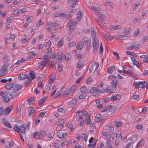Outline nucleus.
Returning a JSON list of instances; mask_svg holds the SVG:
<instances>
[{
  "label": "nucleus",
  "instance_id": "nucleus-1",
  "mask_svg": "<svg viewBox=\"0 0 148 148\" xmlns=\"http://www.w3.org/2000/svg\"><path fill=\"white\" fill-rule=\"evenodd\" d=\"M14 129L17 133L20 132L23 134H25L26 130V127L23 124L19 126H18V125L17 124L15 125L14 126Z\"/></svg>",
  "mask_w": 148,
  "mask_h": 148
},
{
  "label": "nucleus",
  "instance_id": "nucleus-2",
  "mask_svg": "<svg viewBox=\"0 0 148 148\" xmlns=\"http://www.w3.org/2000/svg\"><path fill=\"white\" fill-rule=\"evenodd\" d=\"M8 64H6L3 65L0 71V77L5 76L8 73L7 70L8 67Z\"/></svg>",
  "mask_w": 148,
  "mask_h": 148
},
{
  "label": "nucleus",
  "instance_id": "nucleus-3",
  "mask_svg": "<svg viewBox=\"0 0 148 148\" xmlns=\"http://www.w3.org/2000/svg\"><path fill=\"white\" fill-rule=\"evenodd\" d=\"M78 0H67L68 3H72V4L70 6L71 8H74L76 7L78 4Z\"/></svg>",
  "mask_w": 148,
  "mask_h": 148
},
{
  "label": "nucleus",
  "instance_id": "nucleus-4",
  "mask_svg": "<svg viewBox=\"0 0 148 148\" xmlns=\"http://www.w3.org/2000/svg\"><path fill=\"white\" fill-rule=\"evenodd\" d=\"M58 137L60 138H62L66 136V134L62 130L60 131L58 133Z\"/></svg>",
  "mask_w": 148,
  "mask_h": 148
},
{
  "label": "nucleus",
  "instance_id": "nucleus-5",
  "mask_svg": "<svg viewBox=\"0 0 148 148\" xmlns=\"http://www.w3.org/2000/svg\"><path fill=\"white\" fill-rule=\"evenodd\" d=\"M139 45L136 43H134L133 45H130L127 47V49L128 50H132L138 47Z\"/></svg>",
  "mask_w": 148,
  "mask_h": 148
},
{
  "label": "nucleus",
  "instance_id": "nucleus-6",
  "mask_svg": "<svg viewBox=\"0 0 148 148\" xmlns=\"http://www.w3.org/2000/svg\"><path fill=\"white\" fill-rule=\"evenodd\" d=\"M29 78L28 79H29L32 80L34 79L36 77L35 73L33 71H32L30 72L29 74Z\"/></svg>",
  "mask_w": 148,
  "mask_h": 148
},
{
  "label": "nucleus",
  "instance_id": "nucleus-7",
  "mask_svg": "<svg viewBox=\"0 0 148 148\" xmlns=\"http://www.w3.org/2000/svg\"><path fill=\"white\" fill-rule=\"evenodd\" d=\"M2 121L3 123L5 126L9 128H11L12 127L10 123L5 119H3Z\"/></svg>",
  "mask_w": 148,
  "mask_h": 148
},
{
  "label": "nucleus",
  "instance_id": "nucleus-8",
  "mask_svg": "<svg viewBox=\"0 0 148 148\" xmlns=\"http://www.w3.org/2000/svg\"><path fill=\"white\" fill-rule=\"evenodd\" d=\"M14 86L13 83H10V82H8L5 85V88L8 90L12 89Z\"/></svg>",
  "mask_w": 148,
  "mask_h": 148
},
{
  "label": "nucleus",
  "instance_id": "nucleus-9",
  "mask_svg": "<svg viewBox=\"0 0 148 148\" xmlns=\"http://www.w3.org/2000/svg\"><path fill=\"white\" fill-rule=\"evenodd\" d=\"M18 78L22 80L29 78V76L25 74H22L19 75L18 77Z\"/></svg>",
  "mask_w": 148,
  "mask_h": 148
},
{
  "label": "nucleus",
  "instance_id": "nucleus-10",
  "mask_svg": "<svg viewBox=\"0 0 148 148\" xmlns=\"http://www.w3.org/2000/svg\"><path fill=\"white\" fill-rule=\"evenodd\" d=\"M23 87L22 85L16 84L14 88V90L17 91L18 90H20Z\"/></svg>",
  "mask_w": 148,
  "mask_h": 148
},
{
  "label": "nucleus",
  "instance_id": "nucleus-11",
  "mask_svg": "<svg viewBox=\"0 0 148 148\" xmlns=\"http://www.w3.org/2000/svg\"><path fill=\"white\" fill-rule=\"evenodd\" d=\"M48 98L47 96H45L41 99L39 101L38 105V106H40L43 103L45 100Z\"/></svg>",
  "mask_w": 148,
  "mask_h": 148
},
{
  "label": "nucleus",
  "instance_id": "nucleus-12",
  "mask_svg": "<svg viewBox=\"0 0 148 148\" xmlns=\"http://www.w3.org/2000/svg\"><path fill=\"white\" fill-rule=\"evenodd\" d=\"M77 22L76 21H70L69 22L67 25V26H69V25L70 26H69V28H70L71 26H74L76 24H77Z\"/></svg>",
  "mask_w": 148,
  "mask_h": 148
},
{
  "label": "nucleus",
  "instance_id": "nucleus-13",
  "mask_svg": "<svg viewBox=\"0 0 148 148\" xmlns=\"http://www.w3.org/2000/svg\"><path fill=\"white\" fill-rule=\"evenodd\" d=\"M28 80H25L23 84V86L25 87L27 86L30 85L32 82V80L29 79H28Z\"/></svg>",
  "mask_w": 148,
  "mask_h": 148
},
{
  "label": "nucleus",
  "instance_id": "nucleus-14",
  "mask_svg": "<svg viewBox=\"0 0 148 148\" xmlns=\"http://www.w3.org/2000/svg\"><path fill=\"white\" fill-rule=\"evenodd\" d=\"M17 94L16 91L15 90L10 92L9 95L11 97L12 99H14L16 97Z\"/></svg>",
  "mask_w": 148,
  "mask_h": 148
},
{
  "label": "nucleus",
  "instance_id": "nucleus-15",
  "mask_svg": "<svg viewBox=\"0 0 148 148\" xmlns=\"http://www.w3.org/2000/svg\"><path fill=\"white\" fill-rule=\"evenodd\" d=\"M115 67L114 66H112L111 67L108 68L107 72L110 74H111L114 71V70Z\"/></svg>",
  "mask_w": 148,
  "mask_h": 148
},
{
  "label": "nucleus",
  "instance_id": "nucleus-16",
  "mask_svg": "<svg viewBox=\"0 0 148 148\" xmlns=\"http://www.w3.org/2000/svg\"><path fill=\"white\" fill-rule=\"evenodd\" d=\"M35 101V99L34 97L29 98L27 100V101L29 105L32 104Z\"/></svg>",
  "mask_w": 148,
  "mask_h": 148
},
{
  "label": "nucleus",
  "instance_id": "nucleus-17",
  "mask_svg": "<svg viewBox=\"0 0 148 148\" xmlns=\"http://www.w3.org/2000/svg\"><path fill=\"white\" fill-rule=\"evenodd\" d=\"M9 93V92L8 91L6 92H3V91H1V92L0 93V95H1L2 96V97L3 98L7 96L8 95Z\"/></svg>",
  "mask_w": 148,
  "mask_h": 148
},
{
  "label": "nucleus",
  "instance_id": "nucleus-18",
  "mask_svg": "<svg viewBox=\"0 0 148 148\" xmlns=\"http://www.w3.org/2000/svg\"><path fill=\"white\" fill-rule=\"evenodd\" d=\"M84 44L81 42H79L77 45V50H81L84 46Z\"/></svg>",
  "mask_w": 148,
  "mask_h": 148
},
{
  "label": "nucleus",
  "instance_id": "nucleus-19",
  "mask_svg": "<svg viewBox=\"0 0 148 148\" xmlns=\"http://www.w3.org/2000/svg\"><path fill=\"white\" fill-rule=\"evenodd\" d=\"M77 101V99H73L69 102V104L71 106H74L76 104Z\"/></svg>",
  "mask_w": 148,
  "mask_h": 148
},
{
  "label": "nucleus",
  "instance_id": "nucleus-20",
  "mask_svg": "<svg viewBox=\"0 0 148 148\" xmlns=\"http://www.w3.org/2000/svg\"><path fill=\"white\" fill-rule=\"evenodd\" d=\"M64 56V54L62 53V52L61 51H59L58 55L57 58H62Z\"/></svg>",
  "mask_w": 148,
  "mask_h": 148
},
{
  "label": "nucleus",
  "instance_id": "nucleus-21",
  "mask_svg": "<svg viewBox=\"0 0 148 148\" xmlns=\"http://www.w3.org/2000/svg\"><path fill=\"white\" fill-rule=\"evenodd\" d=\"M104 36L105 38L110 40H112L113 39V37L110 35L104 34Z\"/></svg>",
  "mask_w": 148,
  "mask_h": 148
},
{
  "label": "nucleus",
  "instance_id": "nucleus-22",
  "mask_svg": "<svg viewBox=\"0 0 148 148\" xmlns=\"http://www.w3.org/2000/svg\"><path fill=\"white\" fill-rule=\"evenodd\" d=\"M46 61H42L40 62L41 65L43 66V67L46 66V64H47L49 63V60H46Z\"/></svg>",
  "mask_w": 148,
  "mask_h": 148
},
{
  "label": "nucleus",
  "instance_id": "nucleus-23",
  "mask_svg": "<svg viewBox=\"0 0 148 148\" xmlns=\"http://www.w3.org/2000/svg\"><path fill=\"white\" fill-rule=\"evenodd\" d=\"M123 33L126 35H129L130 32V28H125L123 31Z\"/></svg>",
  "mask_w": 148,
  "mask_h": 148
},
{
  "label": "nucleus",
  "instance_id": "nucleus-24",
  "mask_svg": "<svg viewBox=\"0 0 148 148\" xmlns=\"http://www.w3.org/2000/svg\"><path fill=\"white\" fill-rule=\"evenodd\" d=\"M91 33L92 38L96 37V35L95 32V29L94 28H91Z\"/></svg>",
  "mask_w": 148,
  "mask_h": 148
},
{
  "label": "nucleus",
  "instance_id": "nucleus-25",
  "mask_svg": "<svg viewBox=\"0 0 148 148\" xmlns=\"http://www.w3.org/2000/svg\"><path fill=\"white\" fill-rule=\"evenodd\" d=\"M33 137L34 138L38 139L40 138V134L38 132H35L33 134Z\"/></svg>",
  "mask_w": 148,
  "mask_h": 148
},
{
  "label": "nucleus",
  "instance_id": "nucleus-26",
  "mask_svg": "<svg viewBox=\"0 0 148 148\" xmlns=\"http://www.w3.org/2000/svg\"><path fill=\"white\" fill-rule=\"evenodd\" d=\"M63 39H61L59 41L58 43V44L57 45L58 47V48L61 47L62 46H63Z\"/></svg>",
  "mask_w": 148,
  "mask_h": 148
},
{
  "label": "nucleus",
  "instance_id": "nucleus-27",
  "mask_svg": "<svg viewBox=\"0 0 148 148\" xmlns=\"http://www.w3.org/2000/svg\"><path fill=\"white\" fill-rule=\"evenodd\" d=\"M82 11L80 10L79 12H78L77 13V18L78 20H80L81 18V16L82 15Z\"/></svg>",
  "mask_w": 148,
  "mask_h": 148
},
{
  "label": "nucleus",
  "instance_id": "nucleus-28",
  "mask_svg": "<svg viewBox=\"0 0 148 148\" xmlns=\"http://www.w3.org/2000/svg\"><path fill=\"white\" fill-rule=\"evenodd\" d=\"M84 62L82 60H79L77 66L78 68H80L83 65Z\"/></svg>",
  "mask_w": 148,
  "mask_h": 148
},
{
  "label": "nucleus",
  "instance_id": "nucleus-29",
  "mask_svg": "<svg viewBox=\"0 0 148 148\" xmlns=\"http://www.w3.org/2000/svg\"><path fill=\"white\" fill-rule=\"evenodd\" d=\"M87 96V95L83 93L79 96V98L80 99H84L86 98Z\"/></svg>",
  "mask_w": 148,
  "mask_h": 148
},
{
  "label": "nucleus",
  "instance_id": "nucleus-30",
  "mask_svg": "<svg viewBox=\"0 0 148 148\" xmlns=\"http://www.w3.org/2000/svg\"><path fill=\"white\" fill-rule=\"evenodd\" d=\"M117 81V80H113L112 82V86L114 88H115L116 87Z\"/></svg>",
  "mask_w": 148,
  "mask_h": 148
},
{
  "label": "nucleus",
  "instance_id": "nucleus-31",
  "mask_svg": "<svg viewBox=\"0 0 148 148\" xmlns=\"http://www.w3.org/2000/svg\"><path fill=\"white\" fill-rule=\"evenodd\" d=\"M132 60L133 64L135 65H137L138 64V62L136 61L135 59L133 57H131Z\"/></svg>",
  "mask_w": 148,
  "mask_h": 148
},
{
  "label": "nucleus",
  "instance_id": "nucleus-32",
  "mask_svg": "<svg viewBox=\"0 0 148 148\" xmlns=\"http://www.w3.org/2000/svg\"><path fill=\"white\" fill-rule=\"evenodd\" d=\"M122 72L124 74H130L132 75V73L130 72V71L129 70H128L127 71H126L125 70L123 69V70L122 71ZM132 77H134V78H135V77H134L133 75H132Z\"/></svg>",
  "mask_w": 148,
  "mask_h": 148
},
{
  "label": "nucleus",
  "instance_id": "nucleus-33",
  "mask_svg": "<svg viewBox=\"0 0 148 148\" xmlns=\"http://www.w3.org/2000/svg\"><path fill=\"white\" fill-rule=\"evenodd\" d=\"M81 138L82 140H84L85 141H86L87 139V137L85 134H82Z\"/></svg>",
  "mask_w": 148,
  "mask_h": 148
},
{
  "label": "nucleus",
  "instance_id": "nucleus-34",
  "mask_svg": "<svg viewBox=\"0 0 148 148\" xmlns=\"http://www.w3.org/2000/svg\"><path fill=\"white\" fill-rule=\"evenodd\" d=\"M65 57L66 60H69L71 58V57L70 56V55L69 53L66 54L65 55H64Z\"/></svg>",
  "mask_w": 148,
  "mask_h": 148
},
{
  "label": "nucleus",
  "instance_id": "nucleus-35",
  "mask_svg": "<svg viewBox=\"0 0 148 148\" xmlns=\"http://www.w3.org/2000/svg\"><path fill=\"white\" fill-rule=\"evenodd\" d=\"M13 109V106H10L6 108L4 111H11Z\"/></svg>",
  "mask_w": 148,
  "mask_h": 148
},
{
  "label": "nucleus",
  "instance_id": "nucleus-36",
  "mask_svg": "<svg viewBox=\"0 0 148 148\" xmlns=\"http://www.w3.org/2000/svg\"><path fill=\"white\" fill-rule=\"evenodd\" d=\"M90 116H86L85 119V120L86 121V124H89L90 122Z\"/></svg>",
  "mask_w": 148,
  "mask_h": 148
},
{
  "label": "nucleus",
  "instance_id": "nucleus-37",
  "mask_svg": "<svg viewBox=\"0 0 148 148\" xmlns=\"http://www.w3.org/2000/svg\"><path fill=\"white\" fill-rule=\"evenodd\" d=\"M114 124L116 127H120L122 125V123L121 121H115Z\"/></svg>",
  "mask_w": 148,
  "mask_h": 148
},
{
  "label": "nucleus",
  "instance_id": "nucleus-38",
  "mask_svg": "<svg viewBox=\"0 0 148 148\" xmlns=\"http://www.w3.org/2000/svg\"><path fill=\"white\" fill-rule=\"evenodd\" d=\"M25 59L22 58L20 60H18L16 62V63H15V64H19L21 63H22L24 62L25 61Z\"/></svg>",
  "mask_w": 148,
  "mask_h": 148
},
{
  "label": "nucleus",
  "instance_id": "nucleus-39",
  "mask_svg": "<svg viewBox=\"0 0 148 148\" xmlns=\"http://www.w3.org/2000/svg\"><path fill=\"white\" fill-rule=\"evenodd\" d=\"M143 61L144 62L148 64V56L147 55H145Z\"/></svg>",
  "mask_w": 148,
  "mask_h": 148
},
{
  "label": "nucleus",
  "instance_id": "nucleus-40",
  "mask_svg": "<svg viewBox=\"0 0 148 148\" xmlns=\"http://www.w3.org/2000/svg\"><path fill=\"white\" fill-rule=\"evenodd\" d=\"M58 70L59 72H61L62 71L63 67L62 65L61 66L60 64H58Z\"/></svg>",
  "mask_w": 148,
  "mask_h": 148
},
{
  "label": "nucleus",
  "instance_id": "nucleus-41",
  "mask_svg": "<svg viewBox=\"0 0 148 148\" xmlns=\"http://www.w3.org/2000/svg\"><path fill=\"white\" fill-rule=\"evenodd\" d=\"M37 80H38V83H42L43 80L42 77L39 76L37 77Z\"/></svg>",
  "mask_w": 148,
  "mask_h": 148
},
{
  "label": "nucleus",
  "instance_id": "nucleus-42",
  "mask_svg": "<svg viewBox=\"0 0 148 148\" xmlns=\"http://www.w3.org/2000/svg\"><path fill=\"white\" fill-rule=\"evenodd\" d=\"M91 45V40L90 39H88L86 42V46L90 48Z\"/></svg>",
  "mask_w": 148,
  "mask_h": 148
},
{
  "label": "nucleus",
  "instance_id": "nucleus-43",
  "mask_svg": "<svg viewBox=\"0 0 148 148\" xmlns=\"http://www.w3.org/2000/svg\"><path fill=\"white\" fill-rule=\"evenodd\" d=\"M80 90L81 92H84L86 91V88L85 86H82L80 89Z\"/></svg>",
  "mask_w": 148,
  "mask_h": 148
},
{
  "label": "nucleus",
  "instance_id": "nucleus-44",
  "mask_svg": "<svg viewBox=\"0 0 148 148\" xmlns=\"http://www.w3.org/2000/svg\"><path fill=\"white\" fill-rule=\"evenodd\" d=\"M102 90H104V92L106 91L107 92H110L112 93L113 92L112 91V89H109L108 88V87H107L106 89H105L104 88H103Z\"/></svg>",
  "mask_w": 148,
  "mask_h": 148
},
{
  "label": "nucleus",
  "instance_id": "nucleus-45",
  "mask_svg": "<svg viewBox=\"0 0 148 148\" xmlns=\"http://www.w3.org/2000/svg\"><path fill=\"white\" fill-rule=\"evenodd\" d=\"M140 30L139 29H137L134 32V36H137L140 33Z\"/></svg>",
  "mask_w": 148,
  "mask_h": 148
},
{
  "label": "nucleus",
  "instance_id": "nucleus-46",
  "mask_svg": "<svg viewBox=\"0 0 148 148\" xmlns=\"http://www.w3.org/2000/svg\"><path fill=\"white\" fill-rule=\"evenodd\" d=\"M76 45V43L75 42H70L68 45V46L69 47H72L73 46H74Z\"/></svg>",
  "mask_w": 148,
  "mask_h": 148
},
{
  "label": "nucleus",
  "instance_id": "nucleus-47",
  "mask_svg": "<svg viewBox=\"0 0 148 148\" xmlns=\"http://www.w3.org/2000/svg\"><path fill=\"white\" fill-rule=\"evenodd\" d=\"M64 122V119L61 120L60 121H57L56 123H55V125H57L58 126L60 124H61L62 123H63Z\"/></svg>",
  "mask_w": 148,
  "mask_h": 148
},
{
  "label": "nucleus",
  "instance_id": "nucleus-48",
  "mask_svg": "<svg viewBox=\"0 0 148 148\" xmlns=\"http://www.w3.org/2000/svg\"><path fill=\"white\" fill-rule=\"evenodd\" d=\"M67 126L68 128L70 129L71 131H72L73 130H74V129L73 128V125L71 123L68 124Z\"/></svg>",
  "mask_w": 148,
  "mask_h": 148
},
{
  "label": "nucleus",
  "instance_id": "nucleus-49",
  "mask_svg": "<svg viewBox=\"0 0 148 148\" xmlns=\"http://www.w3.org/2000/svg\"><path fill=\"white\" fill-rule=\"evenodd\" d=\"M121 132L119 130H118L116 134V136L117 138H119L121 136Z\"/></svg>",
  "mask_w": 148,
  "mask_h": 148
},
{
  "label": "nucleus",
  "instance_id": "nucleus-50",
  "mask_svg": "<svg viewBox=\"0 0 148 148\" xmlns=\"http://www.w3.org/2000/svg\"><path fill=\"white\" fill-rule=\"evenodd\" d=\"M113 53L114 54V56L116 57V59L117 60L119 59V54L116 52H113Z\"/></svg>",
  "mask_w": 148,
  "mask_h": 148
},
{
  "label": "nucleus",
  "instance_id": "nucleus-51",
  "mask_svg": "<svg viewBox=\"0 0 148 148\" xmlns=\"http://www.w3.org/2000/svg\"><path fill=\"white\" fill-rule=\"evenodd\" d=\"M3 99L4 102L5 103H8L10 99V97L8 96Z\"/></svg>",
  "mask_w": 148,
  "mask_h": 148
},
{
  "label": "nucleus",
  "instance_id": "nucleus-52",
  "mask_svg": "<svg viewBox=\"0 0 148 148\" xmlns=\"http://www.w3.org/2000/svg\"><path fill=\"white\" fill-rule=\"evenodd\" d=\"M113 107L112 106H106V108L103 111H107L110 110Z\"/></svg>",
  "mask_w": 148,
  "mask_h": 148
},
{
  "label": "nucleus",
  "instance_id": "nucleus-53",
  "mask_svg": "<svg viewBox=\"0 0 148 148\" xmlns=\"http://www.w3.org/2000/svg\"><path fill=\"white\" fill-rule=\"evenodd\" d=\"M98 15L99 17L101 18V19H104L106 17V16L105 15L102 14L100 13H99Z\"/></svg>",
  "mask_w": 148,
  "mask_h": 148
},
{
  "label": "nucleus",
  "instance_id": "nucleus-54",
  "mask_svg": "<svg viewBox=\"0 0 148 148\" xmlns=\"http://www.w3.org/2000/svg\"><path fill=\"white\" fill-rule=\"evenodd\" d=\"M115 97L114 100L117 101L120 99L121 98V96L119 94L116 95Z\"/></svg>",
  "mask_w": 148,
  "mask_h": 148
},
{
  "label": "nucleus",
  "instance_id": "nucleus-55",
  "mask_svg": "<svg viewBox=\"0 0 148 148\" xmlns=\"http://www.w3.org/2000/svg\"><path fill=\"white\" fill-rule=\"evenodd\" d=\"M95 47H93V51L95 52H97L99 48V46H95Z\"/></svg>",
  "mask_w": 148,
  "mask_h": 148
},
{
  "label": "nucleus",
  "instance_id": "nucleus-56",
  "mask_svg": "<svg viewBox=\"0 0 148 148\" xmlns=\"http://www.w3.org/2000/svg\"><path fill=\"white\" fill-rule=\"evenodd\" d=\"M100 53L101 54H102L103 52V47L102 45V43L101 42V45L100 47Z\"/></svg>",
  "mask_w": 148,
  "mask_h": 148
},
{
  "label": "nucleus",
  "instance_id": "nucleus-57",
  "mask_svg": "<svg viewBox=\"0 0 148 148\" xmlns=\"http://www.w3.org/2000/svg\"><path fill=\"white\" fill-rule=\"evenodd\" d=\"M38 117L36 119L35 122V125H37L40 122V119H38Z\"/></svg>",
  "mask_w": 148,
  "mask_h": 148
},
{
  "label": "nucleus",
  "instance_id": "nucleus-58",
  "mask_svg": "<svg viewBox=\"0 0 148 148\" xmlns=\"http://www.w3.org/2000/svg\"><path fill=\"white\" fill-rule=\"evenodd\" d=\"M46 114V112H41L38 116V118H40L44 116Z\"/></svg>",
  "mask_w": 148,
  "mask_h": 148
},
{
  "label": "nucleus",
  "instance_id": "nucleus-59",
  "mask_svg": "<svg viewBox=\"0 0 148 148\" xmlns=\"http://www.w3.org/2000/svg\"><path fill=\"white\" fill-rule=\"evenodd\" d=\"M91 8L95 11L98 12L99 11V8H96L94 6H92Z\"/></svg>",
  "mask_w": 148,
  "mask_h": 148
},
{
  "label": "nucleus",
  "instance_id": "nucleus-60",
  "mask_svg": "<svg viewBox=\"0 0 148 148\" xmlns=\"http://www.w3.org/2000/svg\"><path fill=\"white\" fill-rule=\"evenodd\" d=\"M73 91L70 89H69V90H66L64 93V94L66 95H69Z\"/></svg>",
  "mask_w": 148,
  "mask_h": 148
},
{
  "label": "nucleus",
  "instance_id": "nucleus-61",
  "mask_svg": "<svg viewBox=\"0 0 148 148\" xmlns=\"http://www.w3.org/2000/svg\"><path fill=\"white\" fill-rule=\"evenodd\" d=\"M88 39V38L87 37H85L83 39H82V43H83L84 44V43H85L86 42H87V40Z\"/></svg>",
  "mask_w": 148,
  "mask_h": 148
},
{
  "label": "nucleus",
  "instance_id": "nucleus-62",
  "mask_svg": "<svg viewBox=\"0 0 148 148\" xmlns=\"http://www.w3.org/2000/svg\"><path fill=\"white\" fill-rule=\"evenodd\" d=\"M52 49H47L45 51L44 53L46 54L50 53L51 52Z\"/></svg>",
  "mask_w": 148,
  "mask_h": 148
},
{
  "label": "nucleus",
  "instance_id": "nucleus-63",
  "mask_svg": "<svg viewBox=\"0 0 148 148\" xmlns=\"http://www.w3.org/2000/svg\"><path fill=\"white\" fill-rule=\"evenodd\" d=\"M143 126L140 125H137L136 128L137 130H141L143 129Z\"/></svg>",
  "mask_w": 148,
  "mask_h": 148
},
{
  "label": "nucleus",
  "instance_id": "nucleus-64",
  "mask_svg": "<svg viewBox=\"0 0 148 148\" xmlns=\"http://www.w3.org/2000/svg\"><path fill=\"white\" fill-rule=\"evenodd\" d=\"M148 40V35L145 36L142 39V41L144 42L145 41Z\"/></svg>",
  "mask_w": 148,
  "mask_h": 148
}]
</instances>
